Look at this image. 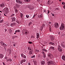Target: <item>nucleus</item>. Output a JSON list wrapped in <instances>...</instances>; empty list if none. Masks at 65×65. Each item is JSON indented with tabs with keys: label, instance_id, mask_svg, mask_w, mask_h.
Returning <instances> with one entry per match:
<instances>
[{
	"label": "nucleus",
	"instance_id": "4468645a",
	"mask_svg": "<svg viewBox=\"0 0 65 65\" xmlns=\"http://www.w3.org/2000/svg\"><path fill=\"white\" fill-rule=\"evenodd\" d=\"M33 54V50L31 51H29V55H32Z\"/></svg>",
	"mask_w": 65,
	"mask_h": 65
},
{
	"label": "nucleus",
	"instance_id": "a211bd4d",
	"mask_svg": "<svg viewBox=\"0 0 65 65\" xmlns=\"http://www.w3.org/2000/svg\"><path fill=\"white\" fill-rule=\"evenodd\" d=\"M29 34V31H28L26 30L25 31V35H27Z\"/></svg>",
	"mask_w": 65,
	"mask_h": 65
},
{
	"label": "nucleus",
	"instance_id": "680f3d73",
	"mask_svg": "<svg viewBox=\"0 0 65 65\" xmlns=\"http://www.w3.org/2000/svg\"><path fill=\"white\" fill-rule=\"evenodd\" d=\"M15 32H18V30H16L15 31Z\"/></svg>",
	"mask_w": 65,
	"mask_h": 65
},
{
	"label": "nucleus",
	"instance_id": "7ed1b4c3",
	"mask_svg": "<svg viewBox=\"0 0 65 65\" xmlns=\"http://www.w3.org/2000/svg\"><path fill=\"white\" fill-rule=\"evenodd\" d=\"M64 24L62 23L60 27V29L61 30H63L64 29Z\"/></svg>",
	"mask_w": 65,
	"mask_h": 65
},
{
	"label": "nucleus",
	"instance_id": "a18cd8bd",
	"mask_svg": "<svg viewBox=\"0 0 65 65\" xmlns=\"http://www.w3.org/2000/svg\"><path fill=\"white\" fill-rule=\"evenodd\" d=\"M9 54H11V50H9Z\"/></svg>",
	"mask_w": 65,
	"mask_h": 65
},
{
	"label": "nucleus",
	"instance_id": "9b49d317",
	"mask_svg": "<svg viewBox=\"0 0 65 65\" xmlns=\"http://www.w3.org/2000/svg\"><path fill=\"white\" fill-rule=\"evenodd\" d=\"M21 56L22 57H23V58H24V59H26V55H24L23 53H22L21 54Z\"/></svg>",
	"mask_w": 65,
	"mask_h": 65
},
{
	"label": "nucleus",
	"instance_id": "412c9836",
	"mask_svg": "<svg viewBox=\"0 0 65 65\" xmlns=\"http://www.w3.org/2000/svg\"><path fill=\"white\" fill-rule=\"evenodd\" d=\"M43 17V16L42 14H40V15L38 16V17L39 18H42Z\"/></svg>",
	"mask_w": 65,
	"mask_h": 65
},
{
	"label": "nucleus",
	"instance_id": "0eeeda50",
	"mask_svg": "<svg viewBox=\"0 0 65 65\" xmlns=\"http://www.w3.org/2000/svg\"><path fill=\"white\" fill-rule=\"evenodd\" d=\"M4 9L5 10V11L6 12H8L9 11L8 8L7 7H5Z\"/></svg>",
	"mask_w": 65,
	"mask_h": 65
},
{
	"label": "nucleus",
	"instance_id": "3c124183",
	"mask_svg": "<svg viewBox=\"0 0 65 65\" xmlns=\"http://www.w3.org/2000/svg\"><path fill=\"white\" fill-rule=\"evenodd\" d=\"M37 56H38V57H40V55H39V54H38V55H37Z\"/></svg>",
	"mask_w": 65,
	"mask_h": 65
},
{
	"label": "nucleus",
	"instance_id": "e2e57ef3",
	"mask_svg": "<svg viewBox=\"0 0 65 65\" xmlns=\"http://www.w3.org/2000/svg\"><path fill=\"white\" fill-rule=\"evenodd\" d=\"M48 23L49 24H51V22H49Z\"/></svg>",
	"mask_w": 65,
	"mask_h": 65
},
{
	"label": "nucleus",
	"instance_id": "a878e982",
	"mask_svg": "<svg viewBox=\"0 0 65 65\" xmlns=\"http://www.w3.org/2000/svg\"><path fill=\"white\" fill-rule=\"evenodd\" d=\"M35 52L36 53H38L39 52V51L38 50H37V49H36L35 50Z\"/></svg>",
	"mask_w": 65,
	"mask_h": 65
},
{
	"label": "nucleus",
	"instance_id": "774afa93",
	"mask_svg": "<svg viewBox=\"0 0 65 65\" xmlns=\"http://www.w3.org/2000/svg\"><path fill=\"white\" fill-rule=\"evenodd\" d=\"M4 9H3V10H2V11H4Z\"/></svg>",
	"mask_w": 65,
	"mask_h": 65
},
{
	"label": "nucleus",
	"instance_id": "de8ad7c7",
	"mask_svg": "<svg viewBox=\"0 0 65 65\" xmlns=\"http://www.w3.org/2000/svg\"><path fill=\"white\" fill-rule=\"evenodd\" d=\"M35 16H36V15H35V14H34L33 17V19H34V18H35Z\"/></svg>",
	"mask_w": 65,
	"mask_h": 65
},
{
	"label": "nucleus",
	"instance_id": "39448f33",
	"mask_svg": "<svg viewBox=\"0 0 65 65\" xmlns=\"http://www.w3.org/2000/svg\"><path fill=\"white\" fill-rule=\"evenodd\" d=\"M0 43L2 46H4V47H6V46H7V45L5 44L3 41H1L0 42Z\"/></svg>",
	"mask_w": 65,
	"mask_h": 65
},
{
	"label": "nucleus",
	"instance_id": "9d476101",
	"mask_svg": "<svg viewBox=\"0 0 65 65\" xmlns=\"http://www.w3.org/2000/svg\"><path fill=\"white\" fill-rule=\"evenodd\" d=\"M26 60L25 59H22V60L21 61V64H22V63L23 62H26Z\"/></svg>",
	"mask_w": 65,
	"mask_h": 65
},
{
	"label": "nucleus",
	"instance_id": "72a5a7b5",
	"mask_svg": "<svg viewBox=\"0 0 65 65\" xmlns=\"http://www.w3.org/2000/svg\"><path fill=\"white\" fill-rule=\"evenodd\" d=\"M10 26L11 27H13L14 26L13 23H11L10 25Z\"/></svg>",
	"mask_w": 65,
	"mask_h": 65
},
{
	"label": "nucleus",
	"instance_id": "c9c22d12",
	"mask_svg": "<svg viewBox=\"0 0 65 65\" xmlns=\"http://www.w3.org/2000/svg\"><path fill=\"white\" fill-rule=\"evenodd\" d=\"M15 12L16 13H17L18 12V11L17 10V9H15Z\"/></svg>",
	"mask_w": 65,
	"mask_h": 65
},
{
	"label": "nucleus",
	"instance_id": "c03bdc74",
	"mask_svg": "<svg viewBox=\"0 0 65 65\" xmlns=\"http://www.w3.org/2000/svg\"><path fill=\"white\" fill-rule=\"evenodd\" d=\"M50 13V11H49V10H48V12H47V15H48V14L49 13Z\"/></svg>",
	"mask_w": 65,
	"mask_h": 65
},
{
	"label": "nucleus",
	"instance_id": "e433bc0d",
	"mask_svg": "<svg viewBox=\"0 0 65 65\" xmlns=\"http://www.w3.org/2000/svg\"><path fill=\"white\" fill-rule=\"evenodd\" d=\"M3 22V20L2 19V20H1L0 21V23H2Z\"/></svg>",
	"mask_w": 65,
	"mask_h": 65
},
{
	"label": "nucleus",
	"instance_id": "bb28decb",
	"mask_svg": "<svg viewBox=\"0 0 65 65\" xmlns=\"http://www.w3.org/2000/svg\"><path fill=\"white\" fill-rule=\"evenodd\" d=\"M61 45L62 47H65V45H64V44H63V43H61Z\"/></svg>",
	"mask_w": 65,
	"mask_h": 65
},
{
	"label": "nucleus",
	"instance_id": "f257e3e1",
	"mask_svg": "<svg viewBox=\"0 0 65 65\" xmlns=\"http://www.w3.org/2000/svg\"><path fill=\"white\" fill-rule=\"evenodd\" d=\"M46 60L47 61H48L47 63V65H54V61L52 60H51V59H49L47 58L46 59Z\"/></svg>",
	"mask_w": 65,
	"mask_h": 65
},
{
	"label": "nucleus",
	"instance_id": "052dcab7",
	"mask_svg": "<svg viewBox=\"0 0 65 65\" xmlns=\"http://www.w3.org/2000/svg\"><path fill=\"white\" fill-rule=\"evenodd\" d=\"M13 46H15V44H13Z\"/></svg>",
	"mask_w": 65,
	"mask_h": 65
},
{
	"label": "nucleus",
	"instance_id": "bf43d9fd",
	"mask_svg": "<svg viewBox=\"0 0 65 65\" xmlns=\"http://www.w3.org/2000/svg\"><path fill=\"white\" fill-rule=\"evenodd\" d=\"M8 61H9V59L7 60V62H8Z\"/></svg>",
	"mask_w": 65,
	"mask_h": 65
},
{
	"label": "nucleus",
	"instance_id": "8fccbe9b",
	"mask_svg": "<svg viewBox=\"0 0 65 65\" xmlns=\"http://www.w3.org/2000/svg\"><path fill=\"white\" fill-rule=\"evenodd\" d=\"M28 43L30 44H32V42H28Z\"/></svg>",
	"mask_w": 65,
	"mask_h": 65
},
{
	"label": "nucleus",
	"instance_id": "603ef678",
	"mask_svg": "<svg viewBox=\"0 0 65 65\" xmlns=\"http://www.w3.org/2000/svg\"><path fill=\"white\" fill-rule=\"evenodd\" d=\"M17 31L18 32H20V30H17Z\"/></svg>",
	"mask_w": 65,
	"mask_h": 65
},
{
	"label": "nucleus",
	"instance_id": "393cba45",
	"mask_svg": "<svg viewBox=\"0 0 65 65\" xmlns=\"http://www.w3.org/2000/svg\"><path fill=\"white\" fill-rule=\"evenodd\" d=\"M37 39L39 37V34H38V33H37Z\"/></svg>",
	"mask_w": 65,
	"mask_h": 65
},
{
	"label": "nucleus",
	"instance_id": "69168bd1",
	"mask_svg": "<svg viewBox=\"0 0 65 65\" xmlns=\"http://www.w3.org/2000/svg\"><path fill=\"white\" fill-rule=\"evenodd\" d=\"M4 15L6 17V15L5 14H4Z\"/></svg>",
	"mask_w": 65,
	"mask_h": 65
},
{
	"label": "nucleus",
	"instance_id": "cd10ccee",
	"mask_svg": "<svg viewBox=\"0 0 65 65\" xmlns=\"http://www.w3.org/2000/svg\"><path fill=\"white\" fill-rule=\"evenodd\" d=\"M24 1L26 2H29L30 1V0H25Z\"/></svg>",
	"mask_w": 65,
	"mask_h": 65
},
{
	"label": "nucleus",
	"instance_id": "4c0bfd02",
	"mask_svg": "<svg viewBox=\"0 0 65 65\" xmlns=\"http://www.w3.org/2000/svg\"><path fill=\"white\" fill-rule=\"evenodd\" d=\"M9 60L10 62H11L12 61V59L10 58L9 59Z\"/></svg>",
	"mask_w": 65,
	"mask_h": 65
},
{
	"label": "nucleus",
	"instance_id": "49530a36",
	"mask_svg": "<svg viewBox=\"0 0 65 65\" xmlns=\"http://www.w3.org/2000/svg\"><path fill=\"white\" fill-rule=\"evenodd\" d=\"M31 58H35V55H34L32 56L31 57Z\"/></svg>",
	"mask_w": 65,
	"mask_h": 65
},
{
	"label": "nucleus",
	"instance_id": "20e7f679",
	"mask_svg": "<svg viewBox=\"0 0 65 65\" xmlns=\"http://www.w3.org/2000/svg\"><path fill=\"white\" fill-rule=\"evenodd\" d=\"M16 2L18 4H23V2L20 0H16Z\"/></svg>",
	"mask_w": 65,
	"mask_h": 65
},
{
	"label": "nucleus",
	"instance_id": "6e6d98bb",
	"mask_svg": "<svg viewBox=\"0 0 65 65\" xmlns=\"http://www.w3.org/2000/svg\"><path fill=\"white\" fill-rule=\"evenodd\" d=\"M58 34H59V35H60V32H58Z\"/></svg>",
	"mask_w": 65,
	"mask_h": 65
},
{
	"label": "nucleus",
	"instance_id": "ea45409f",
	"mask_svg": "<svg viewBox=\"0 0 65 65\" xmlns=\"http://www.w3.org/2000/svg\"><path fill=\"white\" fill-rule=\"evenodd\" d=\"M42 53L43 54V55H44V54H45V53L44 52V51H42Z\"/></svg>",
	"mask_w": 65,
	"mask_h": 65
},
{
	"label": "nucleus",
	"instance_id": "5701e85b",
	"mask_svg": "<svg viewBox=\"0 0 65 65\" xmlns=\"http://www.w3.org/2000/svg\"><path fill=\"white\" fill-rule=\"evenodd\" d=\"M41 63L42 65H44V63H45V62H44V61H42L41 62Z\"/></svg>",
	"mask_w": 65,
	"mask_h": 65
},
{
	"label": "nucleus",
	"instance_id": "f8f14e48",
	"mask_svg": "<svg viewBox=\"0 0 65 65\" xmlns=\"http://www.w3.org/2000/svg\"><path fill=\"white\" fill-rule=\"evenodd\" d=\"M55 38V36H50V39L51 40H53Z\"/></svg>",
	"mask_w": 65,
	"mask_h": 65
},
{
	"label": "nucleus",
	"instance_id": "338daca9",
	"mask_svg": "<svg viewBox=\"0 0 65 65\" xmlns=\"http://www.w3.org/2000/svg\"><path fill=\"white\" fill-rule=\"evenodd\" d=\"M50 32H51V31H52V30H51V29H50Z\"/></svg>",
	"mask_w": 65,
	"mask_h": 65
},
{
	"label": "nucleus",
	"instance_id": "0e129e2a",
	"mask_svg": "<svg viewBox=\"0 0 65 65\" xmlns=\"http://www.w3.org/2000/svg\"><path fill=\"white\" fill-rule=\"evenodd\" d=\"M52 16H53V17H54V16L55 15L54 14H53L52 15Z\"/></svg>",
	"mask_w": 65,
	"mask_h": 65
},
{
	"label": "nucleus",
	"instance_id": "aec40b11",
	"mask_svg": "<svg viewBox=\"0 0 65 65\" xmlns=\"http://www.w3.org/2000/svg\"><path fill=\"white\" fill-rule=\"evenodd\" d=\"M28 50L29 51H33V50H32V49L31 48H30V47H28Z\"/></svg>",
	"mask_w": 65,
	"mask_h": 65
},
{
	"label": "nucleus",
	"instance_id": "58836bf2",
	"mask_svg": "<svg viewBox=\"0 0 65 65\" xmlns=\"http://www.w3.org/2000/svg\"><path fill=\"white\" fill-rule=\"evenodd\" d=\"M62 5H65V3L64 2H63L62 3Z\"/></svg>",
	"mask_w": 65,
	"mask_h": 65
},
{
	"label": "nucleus",
	"instance_id": "37998d69",
	"mask_svg": "<svg viewBox=\"0 0 65 65\" xmlns=\"http://www.w3.org/2000/svg\"><path fill=\"white\" fill-rule=\"evenodd\" d=\"M44 12H45V13L47 14V13H46V11L45 10H44Z\"/></svg>",
	"mask_w": 65,
	"mask_h": 65
},
{
	"label": "nucleus",
	"instance_id": "f03ea898",
	"mask_svg": "<svg viewBox=\"0 0 65 65\" xmlns=\"http://www.w3.org/2000/svg\"><path fill=\"white\" fill-rule=\"evenodd\" d=\"M0 7L1 8H4L5 7V5L4 4V3H1L0 4Z\"/></svg>",
	"mask_w": 65,
	"mask_h": 65
},
{
	"label": "nucleus",
	"instance_id": "6ab92c4d",
	"mask_svg": "<svg viewBox=\"0 0 65 65\" xmlns=\"http://www.w3.org/2000/svg\"><path fill=\"white\" fill-rule=\"evenodd\" d=\"M49 44H51V45H55V44L54 43L52 42H50L49 43Z\"/></svg>",
	"mask_w": 65,
	"mask_h": 65
},
{
	"label": "nucleus",
	"instance_id": "2f4dec72",
	"mask_svg": "<svg viewBox=\"0 0 65 65\" xmlns=\"http://www.w3.org/2000/svg\"><path fill=\"white\" fill-rule=\"evenodd\" d=\"M26 17L27 18H29V15H28V14L26 15Z\"/></svg>",
	"mask_w": 65,
	"mask_h": 65
},
{
	"label": "nucleus",
	"instance_id": "7c9ffc66",
	"mask_svg": "<svg viewBox=\"0 0 65 65\" xmlns=\"http://www.w3.org/2000/svg\"><path fill=\"white\" fill-rule=\"evenodd\" d=\"M14 15L15 14H11V15L10 16L11 17H13V16H14Z\"/></svg>",
	"mask_w": 65,
	"mask_h": 65
},
{
	"label": "nucleus",
	"instance_id": "864d4df0",
	"mask_svg": "<svg viewBox=\"0 0 65 65\" xmlns=\"http://www.w3.org/2000/svg\"><path fill=\"white\" fill-rule=\"evenodd\" d=\"M63 8L64 9H65V5L63 6Z\"/></svg>",
	"mask_w": 65,
	"mask_h": 65
},
{
	"label": "nucleus",
	"instance_id": "79ce46f5",
	"mask_svg": "<svg viewBox=\"0 0 65 65\" xmlns=\"http://www.w3.org/2000/svg\"><path fill=\"white\" fill-rule=\"evenodd\" d=\"M18 36H14L13 38H18Z\"/></svg>",
	"mask_w": 65,
	"mask_h": 65
},
{
	"label": "nucleus",
	"instance_id": "423d86ee",
	"mask_svg": "<svg viewBox=\"0 0 65 65\" xmlns=\"http://www.w3.org/2000/svg\"><path fill=\"white\" fill-rule=\"evenodd\" d=\"M58 48L59 51V52H61L62 51V50L61 48V46H60V45H59L58 46Z\"/></svg>",
	"mask_w": 65,
	"mask_h": 65
},
{
	"label": "nucleus",
	"instance_id": "c85d7f7f",
	"mask_svg": "<svg viewBox=\"0 0 65 65\" xmlns=\"http://www.w3.org/2000/svg\"><path fill=\"white\" fill-rule=\"evenodd\" d=\"M51 0H48L47 2V3L48 4H50L51 3Z\"/></svg>",
	"mask_w": 65,
	"mask_h": 65
},
{
	"label": "nucleus",
	"instance_id": "f704fd0d",
	"mask_svg": "<svg viewBox=\"0 0 65 65\" xmlns=\"http://www.w3.org/2000/svg\"><path fill=\"white\" fill-rule=\"evenodd\" d=\"M32 22H30L29 23V26H30V25H31L32 24Z\"/></svg>",
	"mask_w": 65,
	"mask_h": 65
},
{
	"label": "nucleus",
	"instance_id": "ddd939ff",
	"mask_svg": "<svg viewBox=\"0 0 65 65\" xmlns=\"http://www.w3.org/2000/svg\"><path fill=\"white\" fill-rule=\"evenodd\" d=\"M11 19L12 20V22H15V18L14 17H12L11 18Z\"/></svg>",
	"mask_w": 65,
	"mask_h": 65
},
{
	"label": "nucleus",
	"instance_id": "c756f323",
	"mask_svg": "<svg viewBox=\"0 0 65 65\" xmlns=\"http://www.w3.org/2000/svg\"><path fill=\"white\" fill-rule=\"evenodd\" d=\"M20 17H21L22 18H23V14L22 13H20Z\"/></svg>",
	"mask_w": 65,
	"mask_h": 65
},
{
	"label": "nucleus",
	"instance_id": "4be33fe9",
	"mask_svg": "<svg viewBox=\"0 0 65 65\" xmlns=\"http://www.w3.org/2000/svg\"><path fill=\"white\" fill-rule=\"evenodd\" d=\"M42 51L43 52H48V51H47L46 49H43L42 50Z\"/></svg>",
	"mask_w": 65,
	"mask_h": 65
},
{
	"label": "nucleus",
	"instance_id": "13d9d810",
	"mask_svg": "<svg viewBox=\"0 0 65 65\" xmlns=\"http://www.w3.org/2000/svg\"><path fill=\"white\" fill-rule=\"evenodd\" d=\"M28 65H31V64H30V62L28 63Z\"/></svg>",
	"mask_w": 65,
	"mask_h": 65
},
{
	"label": "nucleus",
	"instance_id": "5fc2aeb1",
	"mask_svg": "<svg viewBox=\"0 0 65 65\" xmlns=\"http://www.w3.org/2000/svg\"><path fill=\"white\" fill-rule=\"evenodd\" d=\"M34 63L35 65H36V62H34Z\"/></svg>",
	"mask_w": 65,
	"mask_h": 65
},
{
	"label": "nucleus",
	"instance_id": "1a4fd4ad",
	"mask_svg": "<svg viewBox=\"0 0 65 65\" xmlns=\"http://www.w3.org/2000/svg\"><path fill=\"white\" fill-rule=\"evenodd\" d=\"M27 7L29 8L30 10H32V6L28 5H27Z\"/></svg>",
	"mask_w": 65,
	"mask_h": 65
},
{
	"label": "nucleus",
	"instance_id": "4d7b16f0",
	"mask_svg": "<svg viewBox=\"0 0 65 65\" xmlns=\"http://www.w3.org/2000/svg\"><path fill=\"white\" fill-rule=\"evenodd\" d=\"M17 23H18V24H20V22H19V21L17 22Z\"/></svg>",
	"mask_w": 65,
	"mask_h": 65
},
{
	"label": "nucleus",
	"instance_id": "dca6fc26",
	"mask_svg": "<svg viewBox=\"0 0 65 65\" xmlns=\"http://www.w3.org/2000/svg\"><path fill=\"white\" fill-rule=\"evenodd\" d=\"M4 57V55L2 54H0V59H2Z\"/></svg>",
	"mask_w": 65,
	"mask_h": 65
},
{
	"label": "nucleus",
	"instance_id": "a19ab883",
	"mask_svg": "<svg viewBox=\"0 0 65 65\" xmlns=\"http://www.w3.org/2000/svg\"><path fill=\"white\" fill-rule=\"evenodd\" d=\"M12 24L13 25V26H15V25H16V24L15 23H13Z\"/></svg>",
	"mask_w": 65,
	"mask_h": 65
},
{
	"label": "nucleus",
	"instance_id": "09e8293b",
	"mask_svg": "<svg viewBox=\"0 0 65 65\" xmlns=\"http://www.w3.org/2000/svg\"><path fill=\"white\" fill-rule=\"evenodd\" d=\"M58 9H59L58 8H56L55 9V10H58Z\"/></svg>",
	"mask_w": 65,
	"mask_h": 65
},
{
	"label": "nucleus",
	"instance_id": "b1692460",
	"mask_svg": "<svg viewBox=\"0 0 65 65\" xmlns=\"http://www.w3.org/2000/svg\"><path fill=\"white\" fill-rule=\"evenodd\" d=\"M65 56L64 55H63L62 57V60H65Z\"/></svg>",
	"mask_w": 65,
	"mask_h": 65
},
{
	"label": "nucleus",
	"instance_id": "f3484780",
	"mask_svg": "<svg viewBox=\"0 0 65 65\" xmlns=\"http://www.w3.org/2000/svg\"><path fill=\"white\" fill-rule=\"evenodd\" d=\"M50 49H51L52 50H53L54 51L55 50V48L54 47H53V46H51L50 47Z\"/></svg>",
	"mask_w": 65,
	"mask_h": 65
},
{
	"label": "nucleus",
	"instance_id": "2eb2a0df",
	"mask_svg": "<svg viewBox=\"0 0 65 65\" xmlns=\"http://www.w3.org/2000/svg\"><path fill=\"white\" fill-rule=\"evenodd\" d=\"M52 54L49 53L47 55V56L48 57L50 58H52Z\"/></svg>",
	"mask_w": 65,
	"mask_h": 65
},
{
	"label": "nucleus",
	"instance_id": "473e14b6",
	"mask_svg": "<svg viewBox=\"0 0 65 65\" xmlns=\"http://www.w3.org/2000/svg\"><path fill=\"white\" fill-rule=\"evenodd\" d=\"M46 57V55L45 54H43V58H45Z\"/></svg>",
	"mask_w": 65,
	"mask_h": 65
},
{
	"label": "nucleus",
	"instance_id": "6e6552de",
	"mask_svg": "<svg viewBox=\"0 0 65 65\" xmlns=\"http://www.w3.org/2000/svg\"><path fill=\"white\" fill-rule=\"evenodd\" d=\"M54 26L55 28H57L59 26V24L58 23H56L54 24Z\"/></svg>",
	"mask_w": 65,
	"mask_h": 65
}]
</instances>
